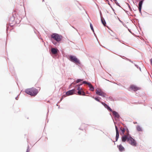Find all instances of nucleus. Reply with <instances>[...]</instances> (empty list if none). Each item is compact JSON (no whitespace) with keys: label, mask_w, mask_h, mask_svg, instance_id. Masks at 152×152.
Returning <instances> with one entry per match:
<instances>
[{"label":"nucleus","mask_w":152,"mask_h":152,"mask_svg":"<svg viewBox=\"0 0 152 152\" xmlns=\"http://www.w3.org/2000/svg\"><path fill=\"white\" fill-rule=\"evenodd\" d=\"M121 141L123 142L127 141L133 146H137V142L129 134H126L125 135L122 136L121 137Z\"/></svg>","instance_id":"f257e3e1"},{"label":"nucleus","mask_w":152,"mask_h":152,"mask_svg":"<svg viewBox=\"0 0 152 152\" xmlns=\"http://www.w3.org/2000/svg\"><path fill=\"white\" fill-rule=\"evenodd\" d=\"M25 92L27 94L32 96H36L38 93V90L33 87L26 89Z\"/></svg>","instance_id":"f03ea898"},{"label":"nucleus","mask_w":152,"mask_h":152,"mask_svg":"<svg viewBox=\"0 0 152 152\" xmlns=\"http://www.w3.org/2000/svg\"><path fill=\"white\" fill-rule=\"evenodd\" d=\"M62 37L61 35L56 33H53L51 35V39H53L58 43L61 41Z\"/></svg>","instance_id":"7ed1b4c3"},{"label":"nucleus","mask_w":152,"mask_h":152,"mask_svg":"<svg viewBox=\"0 0 152 152\" xmlns=\"http://www.w3.org/2000/svg\"><path fill=\"white\" fill-rule=\"evenodd\" d=\"M69 59L70 61L74 62L77 64H80L79 60L76 56L70 55L69 56Z\"/></svg>","instance_id":"20e7f679"},{"label":"nucleus","mask_w":152,"mask_h":152,"mask_svg":"<svg viewBox=\"0 0 152 152\" xmlns=\"http://www.w3.org/2000/svg\"><path fill=\"white\" fill-rule=\"evenodd\" d=\"M76 90L75 88L69 90L66 92V95L67 96H69L73 95L75 94H76Z\"/></svg>","instance_id":"39448f33"},{"label":"nucleus","mask_w":152,"mask_h":152,"mask_svg":"<svg viewBox=\"0 0 152 152\" xmlns=\"http://www.w3.org/2000/svg\"><path fill=\"white\" fill-rule=\"evenodd\" d=\"M112 112L113 113L114 118L115 120H116V118H117L118 119H119L121 118V117L118 113L115 111L113 110Z\"/></svg>","instance_id":"423d86ee"},{"label":"nucleus","mask_w":152,"mask_h":152,"mask_svg":"<svg viewBox=\"0 0 152 152\" xmlns=\"http://www.w3.org/2000/svg\"><path fill=\"white\" fill-rule=\"evenodd\" d=\"M101 103L104 106L105 108L107 109L108 111L111 112L113 111L112 109L107 104L103 102H101Z\"/></svg>","instance_id":"0eeeda50"},{"label":"nucleus","mask_w":152,"mask_h":152,"mask_svg":"<svg viewBox=\"0 0 152 152\" xmlns=\"http://www.w3.org/2000/svg\"><path fill=\"white\" fill-rule=\"evenodd\" d=\"M115 129L116 132L115 142H116L118 141L119 138V134L118 127L116 125H115Z\"/></svg>","instance_id":"6e6552de"},{"label":"nucleus","mask_w":152,"mask_h":152,"mask_svg":"<svg viewBox=\"0 0 152 152\" xmlns=\"http://www.w3.org/2000/svg\"><path fill=\"white\" fill-rule=\"evenodd\" d=\"M117 147L118 148L119 151L121 152L125 150V148L121 144H120L119 145H118Z\"/></svg>","instance_id":"1a4fd4ad"},{"label":"nucleus","mask_w":152,"mask_h":152,"mask_svg":"<svg viewBox=\"0 0 152 152\" xmlns=\"http://www.w3.org/2000/svg\"><path fill=\"white\" fill-rule=\"evenodd\" d=\"M130 88L134 91H136L139 90L138 87L134 85H131L130 86Z\"/></svg>","instance_id":"9d476101"},{"label":"nucleus","mask_w":152,"mask_h":152,"mask_svg":"<svg viewBox=\"0 0 152 152\" xmlns=\"http://www.w3.org/2000/svg\"><path fill=\"white\" fill-rule=\"evenodd\" d=\"M77 89L78 90L77 92L78 94L81 95L82 94V91L81 90H82V88L80 87V86H78V87H77Z\"/></svg>","instance_id":"9b49d317"},{"label":"nucleus","mask_w":152,"mask_h":152,"mask_svg":"<svg viewBox=\"0 0 152 152\" xmlns=\"http://www.w3.org/2000/svg\"><path fill=\"white\" fill-rule=\"evenodd\" d=\"M102 91V90H96V94L97 95H99L100 96H101L102 97H104V96L103 95L101 94V92Z\"/></svg>","instance_id":"f8f14e48"},{"label":"nucleus","mask_w":152,"mask_h":152,"mask_svg":"<svg viewBox=\"0 0 152 152\" xmlns=\"http://www.w3.org/2000/svg\"><path fill=\"white\" fill-rule=\"evenodd\" d=\"M58 50L56 48H53L51 49V53L53 54H56L57 53Z\"/></svg>","instance_id":"ddd939ff"},{"label":"nucleus","mask_w":152,"mask_h":152,"mask_svg":"<svg viewBox=\"0 0 152 152\" xmlns=\"http://www.w3.org/2000/svg\"><path fill=\"white\" fill-rule=\"evenodd\" d=\"M92 98L94 99L96 101L100 102L101 103V101H100V100L101 99V98L99 96H96L95 97H94V96H92Z\"/></svg>","instance_id":"4468645a"},{"label":"nucleus","mask_w":152,"mask_h":152,"mask_svg":"<svg viewBox=\"0 0 152 152\" xmlns=\"http://www.w3.org/2000/svg\"><path fill=\"white\" fill-rule=\"evenodd\" d=\"M101 19L102 23L105 26L106 25V23L104 18H102Z\"/></svg>","instance_id":"2eb2a0df"},{"label":"nucleus","mask_w":152,"mask_h":152,"mask_svg":"<svg viewBox=\"0 0 152 152\" xmlns=\"http://www.w3.org/2000/svg\"><path fill=\"white\" fill-rule=\"evenodd\" d=\"M122 125L124 126V128H124L125 129V131H126L127 132L126 134H129V130L127 127L124 124H123Z\"/></svg>","instance_id":"dca6fc26"},{"label":"nucleus","mask_w":152,"mask_h":152,"mask_svg":"<svg viewBox=\"0 0 152 152\" xmlns=\"http://www.w3.org/2000/svg\"><path fill=\"white\" fill-rule=\"evenodd\" d=\"M144 1V0H141L140 1H139L138 4V7L142 8V5L143 4Z\"/></svg>","instance_id":"f3484780"},{"label":"nucleus","mask_w":152,"mask_h":152,"mask_svg":"<svg viewBox=\"0 0 152 152\" xmlns=\"http://www.w3.org/2000/svg\"><path fill=\"white\" fill-rule=\"evenodd\" d=\"M15 20V17L13 15H12V16L10 17V22H13Z\"/></svg>","instance_id":"a211bd4d"},{"label":"nucleus","mask_w":152,"mask_h":152,"mask_svg":"<svg viewBox=\"0 0 152 152\" xmlns=\"http://www.w3.org/2000/svg\"><path fill=\"white\" fill-rule=\"evenodd\" d=\"M51 40L52 43L55 45H58V43H59L55 40H53L52 39H51Z\"/></svg>","instance_id":"6ab92c4d"},{"label":"nucleus","mask_w":152,"mask_h":152,"mask_svg":"<svg viewBox=\"0 0 152 152\" xmlns=\"http://www.w3.org/2000/svg\"><path fill=\"white\" fill-rule=\"evenodd\" d=\"M137 130L138 131H142V130L141 127L139 125L137 126Z\"/></svg>","instance_id":"aec40b11"},{"label":"nucleus","mask_w":152,"mask_h":152,"mask_svg":"<svg viewBox=\"0 0 152 152\" xmlns=\"http://www.w3.org/2000/svg\"><path fill=\"white\" fill-rule=\"evenodd\" d=\"M83 80V79H78L76 80V82L77 83H78L82 81Z\"/></svg>","instance_id":"412c9836"},{"label":"nucleus","mask_w":152,"mask_h":152,"mask_svg":"<svg viewBox=\"0 0 152 152\" xmlns=\"http://www.w3.org/2000/svg\"><path fill=\"white\" fill-rule=\"evenodd\" d=\"M108 99L109 100L112 101H115V99L113 98L112 97L110 96L109 97Z\"/></svg>","instance_id":"4be33fe9"},{"label":"nucleus","mask_w":152,"mask_h":152,"mask_svg":"<svg viewBox=\"0 0 152 152\" xmlns=\"http://www.w3.org/2000/svg\"><path fill=\"white\" fill-rule=\"evenodd\" d=\"M94 87L92 85L89 86V90L90 91H93L94 90Z\"/></svg>","instance_id":"5701e85b"},{"label":"nucleus","mask_w":152,"mask_h":152,"mask_svg":"<svg viewBox=\"0 0 152 152\" xmlns=\"http://www.w3.org/2000/svg\"><path fill=\"white\" fill-rule=\"evenodd\" d=\"M120 130L121 131V132L125 133V129L124 128H122L121 127L120 128Z\"/></svg>","instance_id":"b1692460"},{"label":"nucleus","mask_w":152,"mask_h":152,"mask_svg":"<svg viewBox=\"0 0 152 152\" xmlns=\"http://www.w3.org/2000/svg\"><path fill=\"white\" fill-rule=\"evenodd\" d=\"M113 1L115 2V3L116 4V5L120 7H121L120 5H119V4L118 3L117 1L116 0H113Z\"/></svg>","instance_id":"393cba45"},{"label":"nucleus","mask_w":152,"mask_h":152,"mask_svg":"<svg viewBox=\"0 0 152 152\" xmlns=\"http://www.w3.org/2000/svg\"><path fill=\"white\" fill-rule=\"evenodd\" d=\"M90 27L91 30L93 31V32H94V30L93 27V26L91 23H90Z\"/></svg>","instance_id":"a878e982"},{"label":"nucleus","mask_w":152,"mask_h":152,"mask_svg":"<svg viewBox=\"0 0 152 152\" xmlns=\"http://www.w3.org/2000/svg\"><path fill=\"white\" fill-rule=\"evenodd\" d=\"M83 85L82 83H80V84H78L77 85H76L75 86H74V87L75 88L76 87H78V86H81Z\"/></svg>","instance_id":"bb28decb"},{"label":"nucleus","mask_w":152,"mask_h":152,"mask_svg":"<svg viewBox=\"0 0 152 152\" xmlns=\"http://www.w3.org/2000/svg\"><path fill=\"white\" fill-rule=\"evenodd\" d=\"M134 66L137 68V69H139L140 71H141V69L140 67L138 65H137L136 64H134Z\"/></svg>","instance_id":"cd10ccee"},{"label":"nucleus","mask_w":152,"mask_h":152,"mask_svg":"<svg viewBox=\"0 0 152 152\" xmlns=\"http://www.w3.org/2000/svg\"><path fill=\"white\" fill-rule=\"evenodd\" d=\"M142 8L138 7V9H139V12L140 13L141 15H142V12H141Z\"/></svg>","instance_id":"c85d7f7f"},{"label":"nucleus","mask_w":152,"mask_h":152,"mask_svg":"<svg viewBox=\"0 0 152 152\" xmlns=\"http://www.w3.org/2000/svg\"><path fill=\"white\" fill-rule=\"evenodd\" d=\"M29 151H30L29 147V145H28L26 152H29Z\"/></svg>","instance_id":"c756f323"},{"label":"nucleus","mask_w":152,"mask_h":152,"mask_svg":"<svg viewBox=\"0 0 152 152\" xmlns=\"http://www.w3.org/2000/svg\"><path fill=\"white\" fill-rule=\"evenodd\" d=\"M76 84H77V83H76V82L75 81V82H73L72 83L71 85H72V86H76Z\"/></svg>","instance_id":"7c9ffc66"},{"label":"nucleus","mask_w":152,"mask_h":152,"mask_svg":"<svg viewBox=\"0 0 152 152\" xmlns=\"http://www.w3.org/2000/svg\"><path fill=\"white\" fill-rule=\"evenodd\" d=\"M101 94L103 95L104 96V97H105V95H106V93L103 92L102 91L101 92Z\"/></svg>","instance_id":"2f4dec72"},{"label":"nucleus","mask_w":152,"mask_h":152,"mask_svg":"<svg viewBox=\"0 0 152 152\" xmlns=\"http://www.w3.org/2000/svg\"><path fill=\"white\" fill-rule=\"evenodd\" d=\"M82 83L83 84H87V81H82Z\"/></svg>","instance_id":"473e14b6"},{"label":"nucleus","mask_w":152,"mask_h":152,"mask_svg":"<svg viewBox=\"0 0 152 152\" xmlns=\"http://www.w3.org/2000/svg\"><path fill=\"white\" fill-rule=\"evenodd\" d=\"M82 94L81 95L83 96H86L85 93L84 91H82Z\"/></svg>","instance_id":"72a5a7b5"},{"label":"nucleus","mask_w":152,"mask_h":152,"mask_svg":"<svg viewBox=\"0 0 152 152\" xmlns=\"http://www.w3.org/2000/svg\"><path fill=\"white\" fill-rule=\"evenodd\" d=\"M87 84L89 86V87L92 85L91 84V83L88 82H87Z\"/></svg>","instance_id":"f704fd0d"},{"label":"nucleus","mask_w":152,"mask_h":152,"mask_svg":"<svg viewBox=\"0 0 152 152\" xmlns=\"http://www.w3.org/2000/svg\"><path fill=\"white\" fill-rule=\"evenodd\" d=\"M120 134L121 135H122V136H123V135H126V134H125L123 132H121V133H120Z\"/></svg>","instance_id":"c9c22d12"},{"label":"nucleus","mask_w":152,"mask_h":152,"mask_svg":"<svg viewBox=\"0 0 152 152\" xmlns=\"http://www.w3.org/2000/svg\"><path fill=\"white\" fill-rule=\"evenodd\" d=\"M66 96H67V95H66V93L65 94H64V95H63L61 97H63V98H65V97H66Z\"/></svg>","instance_id":"e433bc0d"},{"label":"nucleus","mask_w":152,"mask_h":152,"mask_svg":"<svg viewBox=\"0 0 152 152\" xmlns=\"http://www.w3.org/2000/svg\"><path fill=\"white\" fill-rule=\"evenodd\" d=\"M100 14L101 18H103L102 17V13H101V11H100Z\"/></svg>","instance_id":"4c0bfd02"},{"label":"nucleus","mask_w":152,"mask_h":152,"mask_svg":"<svg viewBox=\"0 0 152 152\" xmlns=\"http://www.w3.org/2000/svg\"><path fill=\"white\" fill-rule=\"evenodd\" d=\"M63 99V97H61V98L60 101H59L58 102H61Z\"/></svg>","instance_id":"58836bf2"},{"label":"nucleus","mask_w":152,"mask_h":152,"mask_svg":"<svg viewBox=\"0 0 152 152\" xmlns=\"http://www.w3.org/2000/svg\"><path fill=\"white\" fill-rule=\"evenodd\" d=\"M128 7H129V10L131 11L132 10V8H131L130 6V5H129Z\"/></svg>","instance_id":"ea45409f"},{"label":"nucleus","mask_w":152,"mask_h":152,"mask_svg":"<svg viewBox=\"0 0 152 152\" xmlns=\"http://www.w3.org/2000/svg\"><path fill=\"white\" fill-rule=\"evenodd\" d=\"M9 29V27H7V32H8V30Z\"/></svg>","instance_id":"a19ab883"},{"label":"nucleus","mask_w":152,"mask_h":152,"mask_svg":"<svg viewBox=\"0 0 152 152\" xmlns=\"http://www.w3.org/2000/svg\"><path fill=\"white\" fill-rule=\"evenodd\" d=\"M151 63V64L152 65V58H151L150 60Z\"/></svg>","instance_id":"79ce46f5"},{"label":"nucleus","mask_w":152,"mask_h":152,"mask_svg":"<svg viewBox=\"0 0 152 152\" xmlns=\"http://www.w3.org/2000/svg\"><path fill=\"white\" fill-rule=\"evenodd\" d=\"M129 61H130V62H132V63H134L133 62V61H132L130 59H129Z\"/></svg>","instance_id":"37998d69"},{"label":"nucleus","mask_w":152,"mask_h":152,"mask_svg":"<svg viewBox=\"0 0 152 152\" xmlns=\"http://www.w3.org/2000/svg\"><path fill=\"white\" fill-rule=\"evenodd\" d=\"M128 31H129L130 33H132V31H131L130 29H129V28H128Z\"/></svg>","instance_id":"c03bdc74"},{"label":"nucleus","mask_w":152,"mask_h":152,"mask_svg":"<svg viewBox=\"0 0 152 152\" xmlns=\"http://www.w3.org/2000/svg\"><path fill=\"white\" fill-rule=\"evenodd\" d=\"M72 86V85H71V84L69 86V88H71V86Z\"/></svg>","instance_id":"a18cd8bd"},{"label":"nucleus","mask_w":152,"mask_h":152,"mask_svg":"<svg viewBox=\"0 0 152 152\" xmlns=\"http://www.w3.org/2000/svg\"><path fill=\"white\" fill-rule=\"evenodd\" d=\"M94 32V36L97 38L96 35V34H95V33H94V32Z\"/></svg>","instance_id":"49530a36"},{"label":"nucleus","mask_w":152,"mask_h":152,"mask_svg":"<svg viewBox=\"0 0 152 152\" xmlns=\"http://www.w3.org/2000/svg\"><path fill=\"white\" fill-rule=\"evenodd\" d=\"M18 96L16 97L15 98V99L16 100H17L18 99Z\"/></svg>","instance_id":"de8ad7c7"},{"label":"nucleus","mask_w":152,"mask_h":152,"mask_svg":"<svg viewBox=\"0 0 152 152\" xmlns=\"http://www.w3.org/2000/svg\"><path fill=\"white\" fill-rule=\"evenodd\" d=\"M126 60H127V61H129V59H128L126 57H125V58Z\"/></svg>","instance_id":"09e8293b"},{"label":"nucleus","mask_w":152,"mask_h":152,"mask_svg":"<svg viewBox=\"0 0 152 152\" xmlns=\"http://www.w3.org/2000/svg\"><path fill=\"white\" fill-rule=\"evenodd\" d=\"M113 121L114 123V124L115 125H115H115V124H116V122H115V121H114V120H113Z\"/></svg>","instance_id":"8fccbe9b"},{"label":"nucleus","mask_w":152,"mask_h":152,"mask_svg":"<svg viewBox=\"0 0 152 152\" xmlns=\"http://www.w3.org/2000/svg\"><path fill=\"white\" fill-rule=\"evenodd\" d=\"M110 139L112 141H113V140L112 139V138H110ZM113 142H115V141H113Z\"/></svg>","instance_id":"3c124183"},{"label":"nucleus","mask_w":152,"mask_h":152,"mask_svg":"<svg viewBox=\"0 0 152 152\" xmlns=\"http://www.w3.org/2000/svg\"><path fill=\"white\" fill-rule=\"evenodd\" d=\"M111 8H112V9L113 10V11L114 12V11H115V10H114V9H113L112 7H111Z\"/></svg>","instance_id":"603ef678"},{"label":"nucleus","mask_w":152,"mask_h":152,"mask_svg":"<svg viewBox=\"0 0 152 152\" xmlns=\"http://www.w3.org/2000/svg\"><path fill=\"white\" fill-rule=\"evenodd\" d=\"M125 12L126 13L129 12L125 10Z\"/></svg>","instance_id":"864d4df0"},{"label":"nucleus","mask_w":152,"mask_h":152,"mask_svg":"<svg viewBox=\"0 0 152 152\" xmlns=\"http://www.w3.org/2000/svg\"><path fill=\"white\" fill-rule=\"evenodd\" d=\"M127 4L128 5V7H129V5H130L128 3H127Z\"/></svg>","instance_id":"5fc2aeb1"},{"label":"nucleus","mask_w":152,"mask_h":152,"mask_svg":"<svg viewBox=\"0 0 152 152\" xmlns=\"http://www.w3.org/2000/svg\"><path fill=\"white\" fill-rule=\"evenodd\" d=\"M79 129H80V130H83V129H81V128H79Z\"/></svg>","instance_id":"6e6d98bb"},{"label":"nucleus","mask_w":152,"mask_h":152,"mask_svg":"<svg viewBox=\"0 0 152 152\" xmlns=\"http://www.w3.org/2000/svg\"><path fill=\"white\" fill-rule=\"evenodd\" d=\"M119 21H120V22H122V21L121 20H119Z\"/></svg>","instance_id":"4d7b16f0"},{"label":"nucleus","mask_w":152,"mask_h":152,"mask_svg":"<svg viewBox=\"0 0 152 152\" xmlns=\"http://www.w3.org/2000/svg\"><path fill=\"white\" fill-rule=\"evenodd\" d=\"M75 29H76L77 31V29H76V28H75Z\"/></svg>","instance_id":"13d9d810"},{"label":"nucleus","mask_w":152,"mask_h":152,"mask_svg":"<svg viewBox=\"0 0 152 152\" xmlns=\"http://www.w3.org/2000/svg\"><path fill=\"white\" fill-rule=\"evenodd\" d=\"M42 2H44V0H42Z\"/></svg>","instance_id":"bf43d9fd"},{"label":"nucleus","mask_w":152,"mask_h":152,"mask_svg":"<svg viewBox=\"0 0 152 152\" xmlns=\"http://www.w3.org/2000/svg\"><path fill=\"white\" fill-rule=\"evenodd\" d=\"M87 93V94H89V93H88V92H87V93Z\"/></svg>","instance_id":"052dcab7"},{"label":"nucleus","mask_w":152,"mask_h":152,"mask_svg":"<svg viewBox=\"0 0 152 152\" xmlns=\"http://www.w3.org/2000/svg\"><path fill=\"white\" fill-rule=\"evenodd\" d=\"M34 33L36 34V31H34Z\"/></svg>","instance_id":"680f3d73"},{"label":"nucleus","mask_w":152,"mask_h":152,"mask_svg":"<svg viewBox=\"0 0 152 152\" xmlns=\"http://www.w3.org/2000/svg\"><path fill=\"white\" fill-rule=\"evenodd\" d=\"M105 134L106 136H107V134Z\"/></svg>","instance_id":"e2e57ef3"},{"label":"nucleus","mask_w":152,"mask_h":152,"mask_svg":"<svg viewBox=\"0 0 152 152\" xmlns=\"http://www.w3.org/2000/svg\"><path fill=\"white\" fill-rule=\"evenodd\" d=\"M108 4L109 5H110V4L109 3H108Z\"/></svg>","instance_id":"0e129e2a"},{"label":"nucleus","mask_w":152,"mask_h":152,"mask_svg":"<svg viewBox=\"0 0 152 152\" xmlns=\"http://www.w3.org/2000/svg\"><path fill=\"white\" fill-rule=\"evenodd\" d=\"M56 105H57V106H58L57 104Z\"/></svg>","instance_id":"69168bd1"},{"label":"nucleus","mask_w":152,"mask_h":152,"mask_svg":"<svg viewBox=\"0 0 152 152\" xmlns=\"http://www.w3.org/2000/svg\"><path fill=\"white\" fill-rule=\"evenodd\" d=\"M114 13L115 15H116V14H115V12H114Z\"/></svg>","instance_id":"338daca9"},{"label":"nucleus","mask_w":152,"mask_h":152,"mask_svg":"<svg viewBox=\"0 0 152 152\" xmlns=\"http://www.w3.org/2000/svg\"><path fill=\"white\" fill-rule=\"evenodd\" d=\"M78 33L79 35H80V33Z\"/></svg>","instance_id":"774afa93"}]
</instances>
